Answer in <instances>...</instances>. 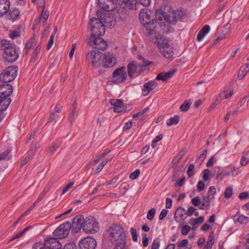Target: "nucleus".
<instances>
[{
  "instance_id": "nucleus-57",
  "label": "nucleus",
  "mask_w": 249,
  "mask_h": 249,
  "mask_svg": "<svg viewBox=\"0 0 249 249\" xmlns=\"http://www.w3.org/2000/svg\"><path fill=\"white\" fill-rule=\"evenodd\" d=\"M204 218L202 216H200L195 219H193V221H194V223H193V226L196 224L202 223L204 221Z\"/></svg>"
},
{
  "instance_id": "nucleus-41",
  "label": "nucleus",
  "mask_w": 249,
  "mask_h": 249,
  "mask_svg": "<svg viewBox=\"0 0 249 249\" xmlns=\"http://www.w3.org/2000/svg\"><path fill=\"white\" fill-rule=\"evenodd\" d=\"M207 152V150H204L203 152L198 156L196 161H198V162L202 163L206 157Z\"/></svg>"
},
{
  "instance_id": "nucleus-23",
  "label": "nucleus",
  "mask_w": 249,
  "mask_h": 249,
  "mask_svg": "<svg viewBox=\"0 0 249 249\" xmlns=\"http://www.w3.org/2000/svg\"><path fill=\"white\" fill-rule=\"evenodd\" d=\"M9 0H0V17H3L9 11Z\"/></svg>"
},
{
  "instance_id": "nucleus-47",
  "label": "nucleus",
  "mask_w": 249,
  "mask_h": 249,
  "mask_svg": "<svg viewBox=\"0 0 249 249\" xmlns=\"http://www.w3.org/2000/svg\"><path fill=\"white\" fill-rule=\"evenodd\" d=\"M140 174V170L139 169H137L129 175V178L132 179H135L138 177Z\"/></svg>"
},
{
  "instance_id": "nucleus-9",
  "label": "nucleus",
  "mask_w": 249,
  "mask_h": 249,
  "mask_svg": "<svg viewBox=\"0 0 249 249\" xmlns=\"http://www.w3.org/2000/svg\"><path fill=\"white\" fill-rule=\"evenodd\" d=\"M127 74L125 67L116 69L112 73V82L119 84L124 83L126 79Z\"/></svg>"
},
{
  "instance_id": "nucleus-61",
  "label": "nucleus",
  "mask_w": 249,
  "mask_h": 249,
  "mask_svg": "<svg viewBox=\"0 0 249 249\" xmlns=\"http://www.w3.org/2000/svg\"><path fill=\"white\" fill-rule=\"evenodd\" d=\"M107 161L108 160L106 161H103L99 165H98L96 170L97 173L100 172V171L102 170L105 165L107 163Z\"/></svg>"
},
{
  "instance_id": "nucleus-15",
  "label": "nucleus",
  "mask_w": 249,
  "mask_h": 249,
  "mask_svg": "<svg viewBox=\"0 0 249 249\" xmlns=\"http://www.w3.org/2000/svg\"><path fill=\"white\" fill-rule=\"evenodd\" d=\"M98 5L102 9L101 11L111 12L116 9L117 5L113 0H98Z\"/></svg>"
},
{
  "instance_id": "nucleus-2",
  "label": "nucleus",
  "mask_w": 249,
  "mask_h": 249,
  "mask_svg": "<svg viewBox=\"0 0 249 249\" xmlns=\"http://www.w3.org/2000/svg\"><path fill=\"white\" fill-rule=\"evenodd\" d=\"M171 9L170 6H161L155 11V17L158 18L159 26L165 32L170 31L171 24H175L176 22V15L173 11H169Z\"/></svg>"
},
{
  "instance_id": "nucleus-39",
  "label": "nucleus",
  "mask_w": 249,
  "mask_h": 249,
  "mask_svg": "<svg viewBox=\"0 0 249 249\" xmlns=\"http://www.w3.org/2000/svg\"><path fill=\"white\" fill-rule=\"evenodd\" d=\"M138 58L142 61V64H140V65H142L143 66V70H144V68L146 66L149 65L152 63L151 62L146 60L143 56L141 55H139L138 56Z\"/></svg>"
},
{
  "instance_id": "nucleus-62",
  "label": "nucleus",
  "mask_w": 249,
  "mask_h": 249,
  "mask_svg": "<svg viewBox=\"0 0 249 249\" xmlns=\"http://www.w3.org/2000/svg\"><path fill=\"white\" fill-rule=\"evenodd\" d=\"M215 155H213L212 157H211V158L209 159L208 162H207L206 166L207 167L212 166L213 164V163L215 162Z\"/></svg>"
},
{
  "instance_id": "nucleus-13",
  "label": "nucleus",
  "mask_w": 249,
  "mask_h": 249,
  "mask_svg": "<svg viewBox=\"0 0 249 249\" xmlns=\"http://www.w3.org/2000/svg\"><path fill=\"white\" fill-rule=\"evenodd\" d=\"M117 58L113 53H107L104 54L101 65L105 68H111L116 65Z\"/></svg>"
},
{
  "instance_id": "nucleus-64",
  "label": "nucleus",
  "mask_w": 249,
  "mask_h": 249,
  "mask_svg": "<svg viewBox=\"0 0 249 249\" xmlns=\"http://www.w3.org/2000/svg\"><path fill=\"white\" fill-rule=\"evenodd\" d=\"M43 247V244L40 243H36L34 245L33 249H45Z\"/></svg>"
},
{
  "instance_id": "nucleus-17",
  "label": "nucleus",
  "mask_w": 249,
  "mask_h": 249,
  "mask_svg": "<svg viewBox=\"0 0 249 249\" xmlns=\"http://www.w3.org/2000/svg\"><path fill=\"white\" fill-rule=\"evenodd\" d=\"M84 217L82 215H78L75 216L73 219V222L71 224V228L73 232L77 233L82 228L84 225Z\"/></svg>"
},
{
  "instance_id": "nucleus-10",
  "label": "nucleus",
  "mask_w": 249,
  "mask_h": 249,
  "mask_svg": "<svg viewBox=\"0 0 249 249\" xmlns=\"http://www.w3.org/2000/svg\"><path fill=\"white\" fill-rule=\"evenodd\" d=\"M127 69L128 76L131 78L139 75L144 71L143 66L140 65V64H138L136 61H131L127 65Z\"/></svg>"
},
{
  "instance_id": "nucleus-48",
  "label": "nucleus",
  "mask_w": 249,
  "mask_h": 249,
  "mask_svg": "<svg viewBox=\"0 0 249 249\" xmlns=\"http://www.w3.org/2000/svg\"><path fill=\"white\" fill-rule=\"evenodd\" d=\"M109 152L110 151H107L103 152L101 155L96 156L95 159L94 160V163H95L98 162L100 159L103 158L104 157L106 156L109 153Z\"/></svg>"
},
{
  "instance_id": "nucleus-63",
  "label": "nucleus",
  "mask_w": 249,
  "mask_h": 249,
  "mask_svg": "<svg viewBox=\"0 0 249 249\" xmlns=\"http://www.w3.org/2000/svg\"><path fill=\"white\" fill-rule=\"evenodd\" d=\"M190 227L188 225H185L182 227L181 233L183 235L187 234L190 230Z\"/></svg>"
},
{
  "instance_id": "nucleus-3",
  "label": "nucleus",
  "mask_w": 249,
  "mask_h": 249,
  "mask_svg": "<svg viewBox=\"0 0 249 249\" xmlns=\"http://www.w3.org/2000/svg\"><path fill=\"white\" fill-rule=\"evenodd\" d=\"M0 50H3V58L7 62H15L18 57L16 46L10 43V41L1 40L0 42Z\"/></svg>"
},
{
  "instance_id": "nucleus-16",
  "label": "nucleus",
  "mask_w": 249,
  "mask_h": 249,
  "mask_svg": "<svg viewBox=\"0 0 249 249\" xmlns=\"http://www.w3.org/2000/svg\"><path fill=\"white\" fill-rule=\"evenodd\" d=\"M45 249H59L62 245L55 238L51 237L46 239L43 243Z\"/></svg>"
},
{
  "instance_id": "nucleus-43",
  "label": "nucleus",
  "mask_w": 249,
  "mask_h": 249,
  "mask_svg": "<svg viewBox=\"0 0 249 249\" xmlns=\"http://www.w3.org/2000/svg\"><path fill=\"white\" fill-rule=\"evenodd\" d=\"M31 228V226H29L25 228L23 231L18 233L14 237H13L11 240H14L16 238H18L21 237L23 236V235L29 229Z\"/></svg>"
},
{
  "instance_id": "nucleus-35",
  "label": "nucleus",
  "mask_w": 249,
  "mask_h": 249,
  "mask_svg": "<svg viewBox=\"0 0 249 249\" xmlns=\"http://www.w3.org/2000/svg\"><path fill=\"white\" fill-rule=\"evenodd\" d=\"M249 161V151L244 154L241 160L240 164L242 166L246 165Z\"/></svg>"
},
{
  "instance_id": "nucleus-40",
  "label": "nucleus",
  "mask_w": 249,
  "mask_h": 249,
  "mask_svg": "<svg viewBox=\"0 0 249 249\" xmlns=\"http://www.w3.org/2000/svg\"><path fill=\"white\" fill-rule=\"evenodd\" d=\"M233 194V189L230 186L227 187L224 192V196L227 198H230Z\"/></svg>"
},
{
  "instance_id": "nucleus-14",
  "label": "nucleus",
  "mask_w": 249,
  "mask_h": 249,
  "mask_svg": "<svg viewBox=\"0 0 249 249\" xmlns=\"http://www.w3.org/2000/svg\"><path fill=\"white\" fill-rule=\"evenodd\" d=\"M96 246L95 239L89 236L82 239L79 243L80 249H95Z\"/></svg>"
},
{
  "instance_id": "nucleus-18",
  "label": "nucleus",
  "mask_w": 249,
  "mask_h": 249,
  "mask_svg": "<svg viewBox=\"0 0 249 249\" xmlns=\"http://www.w3.org/2000/svg\"><path fill=\"white\" fill-rule=\"evenodd\" d=\"M13 87L8 84L0 85V98L9 96L13 92Z\"/></svg>"
},
{
  "instance_id": "nucleus-37",
  "label": "nucleus",
  "mask_w": 249,
  "mask_h": 249,
  "mask_svg": "<svg viewBox=\"0 0 249 249\" xmlns=\"http://www.w3.org/2000/svg\"><path fill=\"white\" fill-rule=\"evenodd\" d=\"M10 153L11 151L8 149L3 153L0 154V160H9L11 157Z\"/></svg>"
},
{
  "instance_id": "nucleus-32",
  "label": "nucleus",
  "mask_w": 249,
  "mask_h": 249,
  "mask_svg": "<svg viewBox=\"0 0 249 249\" xmlns=\"http://www.w3.org/2000/svg\"><path fill=\"white\" fill-rule=\"evenodd\" d=\"M179 116L177 115H175L174 117H171L167 120V125L169 126L173 124H177L179 122Z\"/></svg>"
},
{
  "instance_id": "nucleus-8",
  "label": "nucleus",
  "mask_w": 249,
  "mask_h": 249,
  "mask_svg": "<svg viewBox=\"0 0 249 249\" xmlns=\"http://www.w3.org/2000/svg\"><path fill=\"white\" fill-rule=\"evenodd\" d=\"M71 228V224L70 222H66L61 224L53 231V235L60 239H63L67 237Z\"/></svg>"
},
{
  "instance_id": "nucleus-19",
  "label": "nucleus",
  "mask_w": 249,
  "mask_h": 249,
  "mask_svg": "<svg viewBox=\"0 0 249 249\" xmlns=\"http://www.w3.org/2000/svg\"><path fill=\"white\" fill-rule=\"evenodd\" d=\"M147 39L150 42L157 44L161 40V35L159 33L158 31L150 32H145Z\"/></svg>"
},
{
  "instance_id": "nucleus-29",
  "label": "nucleus",
  "mask_w": 249,
  "mask_h": 249,
  "mask_svg": "<svg viewBox=\"0 0 249 249\" xmlns=\"http://www.w3.org/2000/svg\"><path fill=\"white\" fill-rule=\"evenodd\" d=\"M233 220L236 223H239L241 224H246L249 221L248 217L243 215L236 214L234 216Z\"/></svg>"
},
{
  "instance_id": "nucleus-55",
  "label": "nucleus",
  "mask_w": 249,
  "mask_h": 249,
  "mask_svg": "<svg viewBox=\"0 0 249 249\" xmlns=\"http://www.w3.org/2000/svg\"><path fill=\"white\" fill-rule=\"evenodd\" d=\"M54 34H53L51 36V37L50 38L49 42L47 44V49L48 50H49L52 47V46L53 44V42H54Z\"/></svg>"
},
{
  "instance_id": "nucleus-51",
  "label": "nucleus",
  "mask_w": 249,
  "mask_h": 249,
  "mask_svg": "<svg viewBox=\"0 0 249 249\" xmlns=\"http://www.w3.org/2000/svg\"><path fill=\"white\" fill-rule=\"evenodd\" d=\"M230 175V173L229 172H222L221 173L218 174L216 176V178L217 179L221 180L224 177L228 176Z\"/></svg>"
},
{
  "instance_id": "nucleus-28",
  "label": "nucleus",
  "mask_w": 249,
  "mask_h": 249,
  "mask_svg": "<svg viewBox=\"0 0 249 249\" xmlns=\"http://www.w3.org/2000/svg\"><path fill=\"white\" fill-rule=\"evenodd\" d=\"M186 213H186L185 210L183 208L181 207H178L176 210L175 213V216H174L175 219L177 222H179V221H178V217L181 218L183 220L184 219L183 218V216L185 214H186Z\"/></svg>"
},
{
  "instance_id": "nucleus-21",
  "label": "nucleus",
  "mask_w": 249,
  "mask_h": 249,
  "mask_svg": "<svg viewBox=\"0 0 249 249\" xmlns=\"http://www.w3.org/2000/svg\"><path fill=\"white\" fill-rule=\"evenodd\" d=\"M110 104L114 107V111L115 112H124V103L120 99H111L110 100Z\"/></svg>"
},
{
  "instance_id": "nucleus-60",
  "label": "nucleus",
  "mask_w": 249,
  "mask_h": 249,
  "mask_svg": "<svg viewBox=\"0 0 249 249\" xmlns=\"http://www.w3.org/2000/svg\"><path fill=\"white\" fill-rule=\"evenodd\" d=\"M63 249H77L76 245L73 243H70L66 244Z\"/></svg>"
},
{
  "instance_id": "nucleus-59",
  "label": "nucleus",
  "mask_w": 249,
  "mask_h": 249,
  "mask_svg": "<svg viewBox=\"0 0 249 249\" xmlns=\"http://www.w3.org/2000/svg\"><path fill=\"white\" fill-rule=\"evenodd\" d=\"M160 247V242L159 238L154 239L152 245L151 249H159Z\"/></svg>"
},
{
  "instance_id": "nucleus-42",
  "label": "nucleus",
  "mask_w": 249,
  "mask_h": 249,
  "mask_svg": "<svg viewBox=\"0 0 249 249\" xmlns=\"http://www.w3.org/2000/svg\"><path fill=\"white\" fill-rule=\"evenodd\" d=\"M195 169V165L194 164H191L189 165L187 171V176L188 178H191L194 175V171Z\"/></svg>"
},
{
  "instance_id": "nucleus-36",
  "label": "nucleus",
  "mask_w": 249,
  "mask_h": 249,
  "mask_svg": "<svg viewBox=\"0 0 249 249\" xmlns=\"http://www.w3.org/2000/svg\"><path fill=\"white\" fill-rule=\"evenodd\" d=\"M0 99H1L0 100V103H3L2 105L4 106L3 108L4 109H6L11 102V99L7 97L0 98Z\"/></svg>"
},
{
  "instance_id": "nucleus-25",
  "label": "nucleus",
  "mask_w": 249,
  "mask_h": 249,
  "mask_svg": "<svg viewBox=\"0 0 249 249\" xmlns=\"http://www.w3.org/2000/svg\"><path fill=\"white\" fill-rule=\"evenodd\" d=\"M156 45L160 51L163 50V49L172 46V44H170L169 40L167 38L163 37H161L160 41L158 42Z\"/></svg>"
},
{
  "instance_id": "nucleus-4",
  "label": "nucleus",
  "mask_w": 249,
  "mask_h": 249,
  "mask_svg": "<svg viewBox=\"0 0 249 249\" xmlns=\"http://www.w3.org/2000/svg\"><path fill=\"white\" fill-rule=\"evenodd\" d=\"M107 232L109 239L112 242L118 240L124 241L125 238V234L124 229L119 225H113L111 226L107 230Z\"/></svg>"
},
{
  "instance_id": "nucleus-20",
  "label": "nucleus",
  "mask_w": 249,
  "mask_h": 249,
  "mask_svg": "<svg viewBox=\"0 0 249 249\" xmlns=\"http://www.w3.org/2000/svg\"><path fill=\"white\" fill-rule=\"evenodd\" d=\"M158 18L155 17V19H152L151 21L142 25L145 29V32H150L158 31Z\"/></svg>"
},
{
  "instance_id": "nucleus-54",
  "label": "nucleus",
  "mask_w": 249,
  "mask_h": 249,
  "mask_svg": "<svg viewBox=\"0 0 249 249\" xmlns=\"http://www.w3.org/2000/svg\"><path fill=\"white\" fill-rule=\"evenodd\" d=\"M176 71V69H174L173 70L169 71L164 73V75L166 80L172 77Z\"/></svg>"
},
{
  "instance_id": "nucleus-12",
  "label": "nucleus",
  "mask_w": 249,
  "mask_h": 249,
  "mask_svg": "<svg viewBox=\"0 0 249 249\" xmlns=\"http://www.w3.org/2000/svg\"><path fill=\"white\" fill-rule=\"evenodd\" d=\"M155 16V13L154 14L153 12L148 8H143L141 9L139 14V19L141 23L143 25L145 23H147L151 21Z\"/></svg>"
},
{
  "instance_id": "nucleus-58",
  "label": "nucleus",
  "mask_w": 249,
  "mask_h": 249,
  "mask_svg": "<svg viewBox=\"0 0 249 249\" xmlns=\"http://www.w3.org/2000/svg\"><path fill=\"white\" fill-rule=\"evenodd\" d=\"M151 2V0H136V2L140 3L144 6H148Z\"/></svg>"
},
{
  "instance_id": "nucleus-45",
  "label": "nucleus",
  "mask_w": 249,
  "mask_h": 249,
  "mask_svg": "<svg viewBox=\"0 0 249 249\" xmlns=\"http://www.w3.org/2000/svg\"><path fill=\"white\" fill-rule=\"evenodd\" d=\"M60 142H56L55 143H53V145L49 149V152L52 154L53 153L56 149L60 145Z\"/></svg>"
},
{
  "instance_id": "nucleus-52",
  "label": "nucleus",
  "mask_w": 249,
  "mask_h": 249,
  "mask_svg": "<svg viewBox=\"0 0 249 249\" xmlns=\"http://www.w3.org/2000/svg\"><path fill=\"white\" fill-rule=\"evenodd\" d=\"M136 2L129 0V1H127V3L124 6L128 7L130 9H135L136 8Z\"/></svg>"
},
{
  "instance_id": "nucleus-11",
  "label": "nucleus",
  "mask_w": 249,
  "mask_h": 249,
  "mask_svg": "<svg viewBox=\"0 0 249 249\" xmlns=\"http://www.w3.org/2000/svg\"><path fill=\"white\" fill-rule=\"evenodd\" d=\"M91 37H90V42L91 46H92V43H93V44L95 45V50H105L106 49L107 47V43L105 40H104L102 38L100 37L102 36H96L95 35H93L92 32L91 33Z\"/></svg>"
},
{
  "instance_id": "nucleus-22",
  "label": "nucleus",
  "mask_w": 249,
  "mask_h": 249,
  "mask_svg": "<svg viewBox=\"0 0 249 249\" xmlns=\"http://www.w3.org/2000/svg\"><path fill=\"white\" fill-rule=\"evenodd\" d=\"M157 83L155 81H150L145 83L143 85V89L142 91V94L144 96L148 95L157 86Z\"/></svg>"
},
{
  "instance_id": "nucleus-27",
  "label": "nucleus",
  "mask_w": 249,
  "mask_h": 249,
  "mask_svg": "<svg viewBox=\"0 0 249 249\" xmlns=\"http://www.w3.org/2000/svg\"><path fill=\"white\" fill-rule=\"evenodd\" d=\"M210 29V28L209 25H204L200 30L197 36V41H200L203 38L204 36L209 32Z\"/></svg>"
},
{
  "instance_id": "nucleus-24",
  "label": "nucleus",
  "mask_w": 249,
  "mask_h": 249,
  "mask_svg": "<svg viewBox=\"0 0 249 249\" xmlns=\"http://www.w3.org/2000/svg\"><path fill=\"white\" fill-rule=\"evenodd\" d=\"M202 204L199 206V209L200 210H208L211 206V199L208 196H202Z\"/></svg>"
},
{
  "instance_id": "nucleus-33",
  "label": "nucleus",
  "mask_w": 249,
  "mask_h": 249,
  "mask_svg": "<svg viewBox=\"0 0 249 249\" xmlns=\"http://www.w3.org/2000/svg\"><path fill=\"white\" fill-rule=\"evenodd\" d=\"M249 72V68H245V66H243L241 68L238 74V78L239 79H242Z\"/></svg>"
},
{
  "instance_id": "nucleus-1",
  "label": "nucleus",
  "mask_w": 249,
  "mask_h": 249,
  "mask_svg": "<svg viewBox=\"0 0 249 249\" xmlns=\"http://www.w3.org/2000/svg\"><path fill=\"white\" fill-rule=\"evenodd\" d=\"M97 15L100 19L92 18L90 20L91 32L96 36H103L105 33V27L112 28L116 24V19L114 15L109 11L98 10Z\"/></svg>"
},
{
  "instance_id": "nucleus-38",
  "label": "nucleus",
  "mask_w": 249,
  "mask_h": 249,
  "mask_svg": "<svg viewBox=\"0 0 249 249\" xmlns=\"http://www.w3.org/2000/svg\"><path fill=\"white\" fill-rule=\"evenodd\" d=\"M38 10L40 11L41 12V15L40 16V18H39L40 19H43V22L44 23L46 22V20H47V19L49 18V12L47 11H45L44 14H43V12L44 11V10L43 11H42V8H40V5L39 6V7H38Z\"/></svg>"
},
{
  "instance_id": "nucleus-30",
  "label": "nucleus",
  "mask_w": 249,
  "mask_h": 249,
  "mask_svg": "<svg viewBox=\"0 0 249 249\" xmlns=\"http://www.w3.org/2000/svg\"><path fill=\"white\" fill-rule=\"evenodd\" d=\"M214 232L213 231H211L210 233L209 237L207 242L205 246L204 247L203 249H211L214 243Z\"/></svg>"
},
{
  "instance_id": "nucleus-26",
  "label": "nucleus",
  "mask_w": 249,
  "mask_h": 249,
  "mask_svg": "<svg viewBox=\"0 0 249 249\" xmlns=\"http://www.w3.org/2000/svg\"><path fill=\"white\" fill-rule=\"evenodd\" d=\"M7 13L9 16V18L11 20L14 21L18 18L20 12L18 8H12L11 9H9V11Z\"/></svg>"
},
{
  "instance_id": "nucleus-44",
  "label": "nucleus",
  "mask_w": 249,
  "mask_h": 249,
  "mask_svg": "<svg viewBox=\"0 0 249 249\" xmlns=\"http://www.w3.org/2000/svg\"><path fill=\"white\" fill-rule=\"evenodd\" d=\"M118 17L121 20H124L126 19L127 18V14L125 12H124V9L121 8L118 10Z\"/></svg>"
},
{
  "instance_id": "nucleus-50",
  "label": "nucleus",
  "mask_w": 249,
  "mask_h": 249,
  "mask_svg": "<svg viewBox=\"0 0 249 249\" xmlns=\"http://www.w3.org/2000/svg\"><path fill=\"white\" fill-rule=\"evenodd\" d=\"M191 202L195 206H198L200 205L201 203L200 198L198 196L195 197L192 199Z\"/></svg>"
},
{
  "instance_id": "nucleus-6",
  "label": "nucleus",
  "mask_w": 249,
  "mask_h": 249,
  "mask_svg": "<svg viewBox=\"0 0 249 249\" xmlns=\"http://www.w3.org/2000/svg\"><path fill=\"white\" fill-rule=\"evenodd\" d=\"M102 53L97 50L93 49L87 55L86 59L93 67L97 68L101 65Z\"/></svg>"
},
{
  "instance_id": "nucleus-46",
  "label": "nucleus",
  "mask_w": 249,
  "mask_h": 249,
  "mask_svg": "<svg viewBox=\"0 0 249 249\" xmlns=\"http://www.w3.org/2000/svg\"><path fill=\"white\" fill-rule=\"evenodd\" d=\"M155 214V209L154 208L151 209L147 213V218L150 220H152Z\"/></svg>"
},
{
  "instance_id": "nucleus-53",
  "label": "nucleus",
  "mask_w": 249,
  "mask_h": 249,
  "mask_svg": "<svg viewBox=\"0 0 249 249\" xmlns=\"http://www.w3.org/2000/svg\"><path fill=\"white\" fill-rule=\"evenodd\" d=\"M210 174V171L208 169H205L203 172L202 179L204 181H206L208 179L209 175Z\"/></svg>"
},
{
  "instance_id": "nucleus-56",
  "label": "nucleus",
  "mask_w": 249,
  "mask_h": 249,
  "mask_svg": "<svg viewBox=\"0 0 249 249\" xmlns=\"http://www.w3.org/2000/svg\"><path fill=\"white\" fill-rule=\"evenodd\" d=\"M205 188V184L202 181H199L197 184V189L198 192L203 191Z\"/></svg>"
},
{
  "instance_id": "nucleus-7",
  "label": "nucleus",
  "mask_w": 249,
  "mask_h": 249,
  "mask_svg": "<svg viewBox=\"0 0 249 249\" xmlns=\"http://www.w3.org/2000/svg\"><path fill=\"white\" fill-rule=\"evenodd\" d=\"M98 228L95 219L92 216H89L84 218L83 230L87 233L97 231Z\"/></svg>"
},
{
  "instance_id": "nucleus-31",
  "label": "nucleus",
  "mask_w": 249,
  "mask_h": 249,
  "mask_svg": "<svg viewBox=\"0 0 249 249\" xmlns=\"http://www.w3.org/2000/svg\"><path fill=\"white\" fill-rule=\"evenodd\" d=\"M160 52L166 58H169L173 56V51L172 46L163 49Z\"/></svg>"
},
{
  "instance_id": "nucleus-5",
  "label": "nucleus",
  "mask_w": 249,
  "mask_h": 249,
  "mask_svg": "<svg viewBox=\"0 0 249 249\" xmlns=\"http://www.w3.org/2000/svg\"><path fill=\"white\" fill-rule=\"evenodd\" d=\"M18 70L15 66L7 67L0 74V80L5 83L13 81L17 76Z\"/></svg>"
},
{
  "instance_id": "nucleus-34",
  "label": "nucleus",
  "mask_w": 249,
  "mask_h": 249,
  "mask_svg": "<svg viewBox=\"0 0 249 249\" xmlns=\"http://www.w3.org/2000/svg\"><path fill=\"white\" fill-rule=\"evenodd\" d=\"M191 105V103L189 101L185 100L180 106L179 109L182 111H187L189 109Z\"/></svg>"
},
{
  "instance_id": "nucleus-49",
  "label": "nucleus",
  "mask_w": 249,
  "mask_h": 249,
  "mask_svg": "<svg viewBox=\"0 0 249 249\" xmlns=\"http://www.w3.org/2000/svg\"><path fill=\"white\" fill-rule=\"evenodd\" d=\"M124 240L118 242L114 249H125Z\"/></svg>"
}]
</instances>
